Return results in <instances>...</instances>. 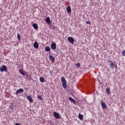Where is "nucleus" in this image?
I'll return each mask as SVG.
<instances>
[{"mask_svg": "<svg viewBox=\"0 0 125 125\" xmlns=\"http://www.w3.org/2000/svg\"><path fill=\"white\" fill-rule=\"evenodd\" d=\"M77 67H80L81 64L80 63H77L76 64Z\"/></svg>", "mask_w": 125, "mask_h": 125, "instance_id": "nucleus-25", "label": "nucleus"}, {"mask_svg": "<svg viewBox=\"0 0 125 125\" xmlns=\"http://www.w3.org/2000/svg\"><path fill=\"white\" fill-rule=\"evenodd\" d=\"M37 97L39 99H40V100H42V97L41 95H38Z\"/></svg>", "mask_w": 125, "mask_h": 125, "instance_id": "nucleus-22", "label": "nucleus"}, {"mask_svg": "<svg viewBox=\"0 0 125 125\" xmlns=\"http://www.w3.org/2000/svg\"><path fill=\"white\" fill-rule=\"evenodd\" d=\"M102 107L103 109H107V105L106 104L103 102V101H101Z\"/></svg>", "mask_w": 125, "mask_h": 125, "instance_id": "nucleus-6", "label": "nucleus"}, {"mask_svg": "<svg viewBox=\"0 0 125 125\" xmlns=\"http://www.w3.org/2000/svg\"><path fill=\"white\" fill-rule=\"evenodd\" d=\"M122 55H123V56H125V50H124L122 51Z\"/></svg>", "mask_w": 125, "mask_h": 125, "instance_id": "nucleus-23", "label": "nucleus"}, {"mask_svg": "<svg viewBox=\"0 0 125 125\" xmlns=\"http://www.w3.org/2000/svg\"><path fill=\"white\" fill-rule=\"evenodd\" d=\"M18 41H21V37H20V34H19V33H18Z\"/></svg>", "mask_w": 125, "mask_h": 125, "instance_id": "nucleus-21", "label": "nucleus"}, {"mask_svg": "<svg viewBox=\"0 0 125 125\" xmlns=\"http://www.w3.org/2000/svg\"><path fill=\"white\" fill-rule=\"evenodd\" d=\"M56 43H54V42H52L51 44V48H52V49H53V50H55V49H56Z\"/></svg>", "mask_w": 125, "mask_h": 125, "instance_id": "nucleus-4", "label": "nucleus"}, {"mask_svg": "<svg viewBox=\"0 0 125 125\" xmlns=\"http://www.w3.org/2000/svg\"><path fill=\"white\" fill-rule=\"evenodd\" d=\"M34 47L35 48H39V43H38V42H35L34 43Z\"/></svg>", "mask_w": 125, "mask_h": 125, "instance_id": "nucleus-12", "label": "nucleus"}, {"mask_svg": "<svg viewBox=\"0 0 125 125\" xmlns=\"http://www.w3.org/2000/svg\"><path fill=\"white\" fill-rule=\"evenodd\" d=\"M54 116L56 119H59L60 117V115H59V113L56 112H54Z\"/></svg>", "mask_w": 125, "mask_h": 125, "instance_id": "nucleus-7", "label": "nucleus"}, {"mask_svg": "<svg viewBox=\"0 0 125 125\" xmlns=\"http://www.w3.org/2000/svg\"><path fill=\"white\" fill-rule=\"evenodd\" d=\"M79 119L81 120V121H83V115L81 114H79Z\"/></svg>", "mask_w": 125, "mask_h": 125, "instance_id": "nucleus-13", "label": "nucleus"}, {"mask_svg": "<svg viewBox=\"0 0 125 125\" xmlns=\"http://www.w3.org/2000/svg\"><path fill=\"white\" fill-rule=\"evenodd\" d=\"M0 72H6V71H7V67L5 65H3L2 66V67L0 68Z\"/></svg>", "mask_w": 125, "mask_h": 125, "instance_id": "nucleus-3", "label": "nucleus"}, {"mask_svg": "<svg viewBox=\"0 0 125 125\" xmlns=\"http://www.w3.org/2000/svg\"><path fill=\"white\" fill-rule=\"evenodd\" d=\"M49 59L51 60V61H55V58H54L52 55H50L49 56Z\"/></svg>", "mask_w": 125, "mask_h": 125, "instance_id": "nucleus-17", "label": "nucleus"}, {"mask_svg": "<svg viewBox=\"0 0 125 125\" xmlns=\"http://www.w3.org/2000/svg\"><path fill=\"white\" fill-rule=\"evenodd\" d=\"M66 11L67 13H71V12H72V9H71V6H68L67 7Z\"/></svg>", "mask_w": 125, "mask_h": 125, "instance_id": "nucleus-9", "label": "nucleus"}, {"mask_svg": "<svg viewBox=\"0 0 125 125\" xmlns=\"http://www.w3.org/2000/svg\"><path fill=\"white\" fill-rule=\"evenodd\" d=\"M40 81L41 83H44V78H43V77H40Z\"/></svg>", "mask_w": 125, "mask_h": 125, "instance_id": "nucleus-19", "label": "nucleus"}, {"mask_svg": "<svg viewBox=\"0 0 125 125\" xmlns=\"http://www.w3.org/2000/svg\"><path fill=\"white\" fill-rule=\"evenodd\" d=\"M23 92H24V89L20 88L16 91V94H19V93H23Z\"/></svg>", "mask_w": 125, "mask_h": 125, "instance_id": "nucleus-5", "label": "nucleus"}, {"mask_svg": "<svg viewBox=\"0 0 125 125\" xmlns=\"http://www.w3.org/2000/svg\"><path fill=\"white\" fill-rule=\"evenodd\" d=\"M19 73L21 74L22 76H25V73H24V71H23V70L20 69H19Z\"/></svg>", "mask_w": 125, "mask_h": 125, "instance_id": "nucleus-15", "label": "nucleus"}, {"mask_svg": "<svg viewBox=\"0 0 125 125\" xmlns=\"http://www.w3.org/2000/svg\"><path fill=\"white\" fill-rule=\"evenodd\" d=\"M69 99L71 102H72L73 103H76V100H75L74 99H73L71 97H69Z\"/></svg>", "mask_w": 125, "mask_h": 125, "instance_id": "nucleus-18", "label": "nucleus"}, {"mask_svg": "<svg viewBox=\"0 0 125 125\" xmlns=\"http://www.w3.org/2000/svg\"><path fill=\"white\" fill-rule=\"evenodd\" d=\"M86 24H87V25H90V24H91V22L90 21H87Z\"/></svg>", "mask_w": 125, "mask_h": 125, "instance_id": "nucleus-24", "label": "nucleus"}, {"mask_svg": "<svg viewBox=\"0 0 125 125\" xmlns=\"http://www.w3.org/2000/svg\"><path fill=\"white\" fill-rule=\"evenodd\" d=\"M27 99H28V100H29V102L33 103V98H32V97L31 96V95L27 96Z\"/></svg>", "mask_w": 125, "mask_h": 125, "instance_id": "nucleus-11", "label": "nucleus"}, {"mask_svg": "<svg viewBox=\"0 0 125 125\" xmlns=\"http://www.w3.org/2000/svg\"><path fill=\"white\" fill-rule=\"evenodd\" d=\"M16 125H21L19 123H16Z\"/></svg>", "mask_w": 125, "mask_h": 125, "instance_id": "nucleus-26", "label": "nucleus"}, {"mask_svg": "<svg viewBox=\"0 0 125 125\" xmlns=\"http://www.w3.org/2000/svg\"><path fill=\"white\" fill-rule=\"evenodd\" d=\"M45 22L47 23V24H50L51 21H50V18L49 17H47L45 20Z\"/></svg>", "mask_w": 125, "mask_h": 125, "instance_id": "nucleus-10", "label": "nucleus"}, {"mask_svg": "<svg viewBox=\"0 0 125 125\" xmlns=\"http://www.w3.org/2000/svg\"><path fill=\"white\" fill-rule=\"evenodd\" d=\"M106 90L107 93L108 94H110V92H111V91H110V89L109 88H106Z\"/></svg>", "mask_w": 125, "mask_h": 125, "instance_id": "nucleus-20", "label": "nucleus"}, {"mask_svg": "<svg viewBox=\"0 0 125 125\" xmlns=\"http://www.w3.org/2000/svg\"><path fill=\"white\" fill-rule=\"evenodd\" d=\"M33 27L34 29H35V30H38V29H39V26H38V24L36 23L33 24Z\"/></svg>", "mask_w": 125, "mask_h": 125, "instance_id": "nucleus-14", "label": "nucleus"}, {"mask_svg": "<svg viewBox=\"0 0 125 125\" xmlns=\"http://www.w3.org/2000/svg\"><path fill=\"white\" fill-rule=\"evenodd\" d=\"M45 50L47 52H49V51H50V47H49L48 46H46L45 48Z\"/></svg>", "mask_w": 125, "mask_h": 125, "instance_id": "nucleus-16", "label": "nucleus"}, {"mask_svg": "<svg viewBox=\"0 0 125 125\" xmlns=\"http://www.w3.org/2000/svg\"><path fill=\"white\" fill-rule=\"evenodd\" d=\"M68 42H70V43H72V42H74L75 41L74 40V39L72 37H69L67 39Z\"/></svg>", "mask_w": 125, "mask_h": 125, "instance_id": "nucleus-8", "label": "nucleus"}, {"mask_svg": "<svg viewBox=\"0 0 125 125\" xmlns=\"http://www.w3.org/2000/svg\"><path fill=\"white\" fill-rule=\"evenodd\" d=\"M108 62L109 63V67L110 69H114V68L115 69L118 68V65H117V64L113 62L112 61L108 60Z\"/></svg>", "mask_w": 125, "mask_h": 125, "instance_id": "nucleus-1", "label": "nucleus"}, {"mask_svg": "<svg viewBox=\"0 0 125 125\" xmlns=\"http://www.w3.org/2000/svg\"><path fill=\"white\" fill-rule=\"evenodd\" d=\"M26 76H28V74H26Z\"/></svg>", "mask_w": 125, "mask_h": 125, "instance_id": "nucleus-27", "label": "nucleus"}, {"mask_svg": "<svg viewBox=\"0 0 125 125\" xmlns=\"http://www.w3.org/2000/svg\"><path fill=\"white\" fill-rule=\"evenodd\" d=\"M61 82L62 83V87L63 88H67V81H66L65 77H62L61 78Z\"/></svg>", "mask_w": 125, "mask_h": 125, "instance_id": "nucleus-2", "label": "nucleus"}]
</instances>
